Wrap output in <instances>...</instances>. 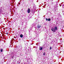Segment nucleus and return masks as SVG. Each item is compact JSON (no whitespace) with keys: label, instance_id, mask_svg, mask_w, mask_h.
<instances>
[{"label":"nucleus","instance_id":"1","mask_svg":"<svg viewBox=\"0 0 64 64\" xmlns=\"http://www.w3.org/2000/svg\"><path fill=\"white\" fill-rule=\"evenodd\" d=\"M51 30L54 32H56V30L55 29V28H52L51 29Z\"/></svg>","mask_w":64,"mask_h":64},{"label":"nucleus","instance_id":"2","mask_svg":"<svg viewBox=\"0 0 64 64\" xmlns=\"http://www.w3.org/2000/svg\"><path fill=\"white\" fill-rule=\"evenodd\" d=\"M41 26V25H39V24L37 26V28H40V27Z\"/></svg>","mask_w":64,"mask_h":64},{"label":"nucleus","instance_id":"3","mask_svg":"<svg viewBox=\"0 0 64 64\" xmlns=\"http://www.w3.org/2000/svg\"><path fill=\"white\" fill-rule=\"evenodd\" d=\"M28 13H30V8H28Z\"/></svg>","mask_w":64,"mask_h":64},{"label":"nucleus","instance_id":"4","mask_svg":"<svg viewBox=\"0 0 64 64\" xmlns=\"http://www.w3.org/2000/svg\"><path fill=\"white\" fill-rule=\"evenodd\" d=\"M43 49V48L42 47H40L39 48V50H42Z\"/></svg>","mask_w":64,"mask_h":64},{"label":"nucleus","instance_id":"5","mask_svg":"<svg viewBox=\"0 0 64 64\" xmlns=\"http://www.w3.org/2000/svg\"><path fill=\"white\" fill-rule=\"evenodd\" d=\"M23 34H20V37H21V38H22V37H23Z\"/></svg>","mask_w":64,"mask_h":64},{"label":"nucleus","instance_id":"6","mask_svg":"<svg viewBox=\"0 0 64 64\" xmlns=\"http://www.w3.org/2000/svg\"><path fill=\"white\" fill-rule=\"evenodd\" d=\"M54 29L57 30V27H55L54 28Z\"/></svg>","mask_w":64,"mask_h":64},{"label":"nucleus","instance_id":"7","mask_svg":"<svg viewBox=\"0 0 64 64\" xmlns=\"http://www.w3.org/2000/svg\"><path fill=\"white\" fill-rule=\"evenodd\" d=\"M48 21H51V19L50 18H48Z\"/></svg>","mask_w":64,"mask_h":64},{"label":"nucleus","instance_id":"8","mask_svg":"<svg viewBox=\"0 0 64 64\" xmlns=\"http://www.w3.org/2000/svg\"><path fill=\"white\" fill-rule=\"evenodd\" d=\"M43 55L44 56H45V52H44V53H43Z\"/></svg>","mask_w":64,"mask_h":64},{"label":"nucleus","instance_id":"9","mask_svg":"<svg viewBox=\"0 0 64 64\" xmlns=\"http://www.w3.org/2000/svg\"><path fill=\"white\" fill-rule=\"evenodd\" d=\"M3 52V50L2 49L1 50V52Z\"/></svg>","mask_w":64,"mask_h":64},{"label":"nucleus","instance_id":"10","mask_svg":"<svg viewBox=\"0 0 64 64\" xmlns=\"http://www.w3.org/2000/svg\"><path fill=\"white\" fill-rule=\"evenodd\" d=\"M52 47H50V50H51L52 49Z\"/></svg>","mask_w":64,"mask_h":64},{"label":"nucleus","instance_id":"11","mask_svg":"<svg viewBox=\"0 0 64 64\" xmlns=\"http://www.w3.org/2000/svg\"><path fill=\"white\" fill-rule=\"evenodd\" d=\"M46 21H48V18H46Z\"/></svg>","mask_w":64,"mask_h":64},{"label":"nucleus","instance_id":"12","mask_svg":"<svg viewBox=\"0 0 64 64\" xmlns=\"http://www.w3.org/2000/svg\"><path fill=\"white\" fill-rule=\"evenodd\" d=\"M8 33H7V32L6 33V34H7V35H8Z\"/></svg>","mask_w":64,"mask_h":64},{"label":"nucleus","instance_id":"13","mask_svg":"<svg viewBox=\"0 0 64 64\" xmlns=\"http://www.w3.org/2000/svg\"><path fill=\"white\" fill-rule=\"evenodd\" d=\"M12 58H13V57Z\"/></svg>","mask_w":64,"mask_h":64}]
</instances>
